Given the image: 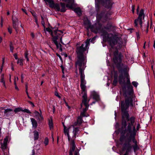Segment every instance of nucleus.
I'll return each mask as SVG.
<instances>
[{"label": "nucleus", "instance_id": "1", "mask_svg": "<svg viewBox=\"0 0 155 155\" xmlns=\"http://www.w3.org/2000/svg\"><path fill=\"white\" fill-rule=\"evenodd\" d=\"M130 105H133L132 101L131 98H127L125 102L121 101L120 103V107L122 112V118L126 119L127 121L130 122L127 123V131L131 134H136V129L134 124L135 122V117L134 116L129 118V115L127 110L128 109Z\"/></svg>", "mask_w": 155, "mask_h": 155}, {"label": "nucleus", "instance_id": "2", "mask_svg": "<svg viewBox=\"0 0 155 155\" xmlns=\"http://www.w3.org/2000/svg\"><path fill=\"white\" fill-rule=\"evenodd\" d=\"M80 133V130L78 127H74L73 129V134L72 139L70 140V148L69 150V155H79V152L78 150H75L76 145L74 142V140L76 136L78 137Z\"/></svg>", "mask_w": 155, "mask_h": 155}, {"label": "nucleus", "instance_id": "3", "mask_svg": "<svg viewBox=\"0 0 155 155\" xmlns=\"http://www.w3.org/2000/svg\"><path fill=\"white\" fill-rule=\"evenodd\" d=\"M123 71L124 76L127 79L126 84L127 85V88L130 90V91L129 93H127L125 97V100L124 102H125L126 99L127 98H129L130 97L131 99L132 100V102L133 98V87L131 84L130 82V78L128 74V72L127 71V69L125 68L123 69Z\"/></svg>", "mask_w": 155, "mask_h": 155}, {"label": "nucleus", "instance_id": "4", "mask_svg": "<svg viewBox=\"0 0 155 155\" xmlns=\"http://www.w3.org/2000/svg\"><path fill=\"white\" fill-rule=\"evenodd\" d=\"M105 38L104 37V39H106L111 48L113 47L117 42L119 38H118L115 37L112 34H108L106 33L105 34Z\"/></svg>", "mask_w": 155, "mask_h": 155}, {"label": "nucleus", "instance_id": "5", "mask_svg": "<svg viewBox=\"0 0 155 155\" xmlns=\"http://www.w3.org/2000/svg\"><path fill=\"white\" fill-rule=\"evenodd\" d=\"M114 57L113 58L114 63L120 65L124 57L121 53H118L117 50H115L114 53Z\"/></svg>", "mask_w": 155, "mask_h": 155}, {"label": "nucleus", "instance_id": "6", "mask_svg": "<svg viewBox=\"0 0 155 155\" xmlns=\"http://www.w3.org/2000/svg\"><path fill=\"white\" fill-rule=\"evenodd\" d=\"M144 11L143 9H141L139 14L138 18L134 21V24L135 26H137L138 24L139 23L140 25L141 29L142 28V19L144 18Z\"/></svg>", "mask_w": 155, "mask_h": 155}, {"label": "nucleus", "instance_id": "7", "mask_svg": "<svg viewBox=\"0 0 155 155\" xmlns=\"http://www.w3.org/2000/svg\"><path fill=\"white\" fill-rule=\"evenodd\" d=\"M12 21L13 27L16 33H18L19 31L18 25L20 21H19L18 18L14 16V15H12Z\"/></svg>", "mask_w": 155, "mask_h": 155}, {"label": "nucleus", "instance_id": "8", "mask_svg": "<svg viewBox=\"0 0 155 155\" xmlns=\"http://www.w3.org/2000/svg\"><path fill=\"white\" fill-rule=\"evenodd\" d=\"M56 10L58 11H60L61 12H64L66 11V6L64 3L61 2L60 4L56 3Z\"/></svg>", "mask_w": 155, "mask_h": 155}, {"label": "nucleus", "instance_id": "9", "mask_svg": "<svg viewBox=\"0 0 155 155\" xmlns=\"http://www.w3.org/2000/svg\"><path fill=\"white\" fill-rule=\"evenodd\" d=\"M130 141L131 140H130L128 142L125 143L123 146L122 150H126V153L129 152L132 148V146L130 143Z\"/></svg>", "mask_w": 155, "mask_h": 155}, {"label": "nucleus", "instance_id": "10", "mask_svg": "<svg viewBox=\"0 0 155 155\" xmlns=\"http://www.w3.org/2000/svg\"><path fill=\"white\" fill-rule=\"evenodd\" d=\"M103 5L106 8H109L112 5L111 0H101Z\"/></svg>", "mask_w": 155, "mask_h": 155}, {"label": "nucleus", "instance_id": "11", "mask_svg": "<svg viewBox=\"0 0 155 155\" xmlns=\"http://www.w3.org/2000/svg\"><path fill=\"white\" fill-rule=\"evenodd\" d=\"M58 39V36L55 35V36L54 37L52 38V40L53 41L54 43L56 45V47L58 49H59L60 51H62V45H61L60 44L58 43L57 41V40Z\"/></svg>", "mask_w": 155, "mask_h": 155}, {"label": "nucleus", "instance_id": "12", "mask_svg": "<svg viewBox=\"0 0 155 155\" xmlns=\"http://www.w3.org/2000/svg\"><path fill=\"white\" fill-rule=\"evenodd\" d=\"M71 127H69L68 128H67L65 126H64V132L65 135H67L68 140L70 141L71 137L69 134V130L71 128Z\"/></svg>", "mask_w": 155, "mask_h": 155}, {"label": "nucleus", "instance_id": "13", "mask_svg": "<svg viewBox=\"0 0 155 155\" xmlns=\"http://www.w3.org/2000/svg\"><path fill=\"white\" fill-rule=\"evenodd\" d=\"M45 2H48L49 4V5L50 7L53 8L55 9H56V4L54 3V1L53 0H44Z\"/></svg>", "mask_w": 155, "mask_h": 155}, {"label": "nucleus", "instance_id": "14", "mask_svg": "<svg viewBox=\"0 0 155 155\" xmlns=\"http://www.w3.org/2000/svg\"><path fill=\"white\" fill-rule=\"evenodd\" d=\"M131 137V139L132 141L134 143V145L133 146V147L134 151L136 150H138L139 149L138 147L137 144V142L135 140L134 136H130V137Z\"/></svg>", "mask_w": 155, "mask_h": 155}, {"label": "nucleus", "instance_id": "15", "mask_svg": "<svg viewBox=\"0 0 155 155\" xmlns=\"http://www.w3.org/2000/svg\"><path fill=\"white\" fill-rule=\"evenodd\" d=\"M119 82L120 84H125V79L122 74L120 75L119 76Z\"/></svg>", "mask_w": 155, "mask_h": 155}, {"label": "nucleus", "instance_id": "16", "mask_svg": "<svg viewBox=\"0 0 155 155\" xmlns=\"http://www.w3.org/2000/svg\"><path fill=\"white\" fill-rule=\"evenodd\" d=\"M91 95L93 97V98L96 101L99 100V96L94 91L91 92Z\"/></svg>", "mask_w": 155, "mask_h": 155}, {"label": "nucleus", "instance_id": "17", "mask_svg": "<svg viewBox=\"0 0 155 155\" xmlns=\"http://www.w3.org/2000/svg\"><path fill=\"white\" fill-rule=\"evenodd\" d=\"M0 82L2 84L3 86L5 88V89H6V87L5 84V80L4 75L3 74H2L1 75Z\"/></svg>", "mask_w": 155, "mask_h": 155}, {"label": "nucleus", "instance_id": "18", "mask_svg": "<svg viewBox=\"0 0 155 155\" xmlns=\"http://www.w3.org/2000/svg\"><path fill=\"white\" fill-rule=\"evenodd\" d=\"M13 112V110L11 109H5L4 111V115L6 116L11 114V112Z\"/></svg>", "mask_w": 155, "mask_h": 155}, {"label": "nucleus", "instance_id": "19", "mask_svg": "<svg viewBox=\"0 0 155 155\" xmlns=\"http://www.w3.org/2000/svg\"><path fill=\"white\" fill-rule=\"evenodd\" d=\"M41 113H39L38 112L36 111H35V114L36 116L38 117L40 120L43 119V117L41 114V111L40 110Z\"/></svg>", "mask_w": 155, "mask_h": 155}, {"label": "nucleus", "instance_id": "20", "mask_svg": "<svg viewBox=\"0 0 155 155\" xmlns=\"http://www.w3.org/2000/svg\"><path fill=\"white\" fill-rule=\"evenodd\" d=\"M31 120L32 123L33 127L36 128L37 126V123L36 121L33 118H31Z\"/></svg>", "mask_w": 155, "mask_h": 155}, {"label": "nucleus", "instance_id": "21", "mask_svg": "<svg viewBox=\"0 0 155 155\" xmlns=\"http://www.w3.org/2000/svg\"><path fill=\"white\" fill-rule=\"evenodd\" d=\"M84 23L85 25L87 26V27H90V22L87 18H84Z\"/></svg>", "mask_w": 155, "mask_h": 155}, {"label": "nucleus", "instance_id": "22", "mask_svg": "<svg viewBox=\"0 0 155 155\" xmlns=\"http://www.w3.org/2000/svg\"><path fill=\"white\" fill-rule=\"evenodd\" d=\"M46 30L49 32V33H51V34L52 36L53 37V38L55 36H54V34L58 36V34H57V33L56 31H55L53 33L52 31V30L49 28H47L46 29Z\"/></svg>", "mask_w": 155, "mask_h": 155}, {"label": "nucleus", "instance_id": "23", "mask_svg": "<svg viewBox=\"0 0 155 155\" xmlns=\"http://www.w3.org/2000/svg\"><path fill=\"white\" fill-rule=\"evenodd\" d=\"M48 124L50 129L51 130L53 128V127L52 120L51 118H50L48 120Z\"/></svg>", "mask_w": 155, "mask_h": 155}, {"label": "nucleus", "instance_id": "24", "mask_svg": "<svg viewBox=\"0 0 155 155\" xmlns=\"http://www.w3.org/2000/svg\"><path fill=\"white\" fill-rule=\"evenodd\" d=\"M34 133V139L35 140H37L39 138V133L37 131H35Z\"/></svg>", "mask_w": 155, "mask_h": 155}, {"label": "nucleus", "instance_id": "25", "mask_svg": "<svg viewBox=\"0 0 155 155\" xmlns=\"http://www.w3.org/2000/svg\"><path fill=\"white\" fill-rule=\"evenodd\" d=\"M74 11L78 15H81V9L79 8H75L74 9Z\"/></svg>", "mask_w": 155, "mask_h": 155}, {"label": "nucleus", "instance_id": "26", "mask_svg": "<svg viewBox=\"0 0 155 155\" xmlns=\"http://www.w3.org/2000/svg\"><path fill=\"white\" fill-rule=\"evenodd\" d=\"M117 83V76L115 75L114 77V80L113 82V84L114 86H116Z\"/></svg>", "mask_w": 155, "mask_h": 155}, {"label": "nucleus", "instance_id": "27", "mask_svg": "<svg viewBox=\"0 0 155 155\" xmlns=\"http://www.w3.org/2000/svg\"><path fill=\"white\" fill-rule=\"evenodd\" d=\"M77 121L78 123V124L81 125L83 121L82 117L81 116H79L77 119Z\"/></svg>", "mask_w": 155, "mask_h": 155}, {"label": "nucleus", "instance_id": "28", "mask_svg": "<svg viewBox=\"0 0 155 155\" xmlns=\"http://www.w3.org/2000/svg\"><path fill=\"white\" fill-rule=\"evenodd\" d=\"M122 119H123V120H122V125L123 127H125L127 125L126 121L124 120L125 119H123L122 118Z\"/></svg>", "mask_w": 155, "mask_h": 155}, {"label": "nucleus", "instance_id": "29", "mask_svg": "<svg viewBox=\"0 0 155 155\" xmlns=\"http://www.w3.org/2000/svg\"><path fill=\"white\" fill-rule=\"evenodd\" d=\"M49 142L48 139V137H45V139L44 141V143L45 145V146H46L48 144Z\"/></svg>", "mask_w": 155, "mask_h": 155}, {"label": "nucleus", "instance_id": "30", "mask_svg": "<svg viewBox=\"0 0 155 155\" xmlns=\"http://www.w3.org/2000/svg\"><path fill=\"white\" fill-rule=\"evenodd\" d=\"M22 109H21V108L18 107L15 108L14 110V111L15 112V113H17L18 112L22 111Z\"/></svg>", "mask_w": 155, "mask_h": 155}, {"label": "nucleus", "instance_id": "31", "mask_svg": "<svg viewBox=\"0 0 155 155\" xmlns=\"http://www.w3.org/2000/svg\"><path fill=\"white\" fill-rule=\"evenodd\" d=\"M14 84L15 85V88L16 90L17 91H18L19 90V89L16 83V78L15 77V78L14 79Z\"/></svg>", "mask_w": 155, "mask_h": 155}, {"label": "nucleus", "instance_id": "32", "mask_svg": "<svg viewBox=\"0 0 155 155\" xmlns=\"http://www.w3.org/2000/svg\"><path fill=\"white\" fill-rule=\"evenodd\" d=\"M10 51L13 53V50L14 49V48L12 44V43H10Z\"/></svg>", "mask_w": 155, "mask_h": 155}, {"label": "nucleus", "instance_id": "33", "mask_svg": "<svg viewBox=\"0 0 155 155\" xmlns=\"http://www.w3.org/2000/svg\"><path fill=\"white\" fill-rule=\"evenodd\" d=\"M7 144L5 143H3V144L2 145V150H5L6 149L7 147Z\"/></svg>", "mask_w": 155, "mask_h": 155}, {"label": "nucleus", "instance_id": "34", "mask_svg": "<svg viewBox=\"0 0 155 155\" xmlns=\"http://www.w3.org/2000/svg\"><path fill=\"white\" fill-rule=\"evenodd\" d=\"M18 64H19L20 65H23V60L22 59H18L17 62Z\"/></svg>", "mask_w": 155, "mask_h": 155}, {"label": "nucleus", "instance_id": "35", "mask_svg": "<svg viewBox=\"0 0 155 155\" xmlns=\"http://www.w3.org/2000/svg\"><path fill=\"white\" fill-rule=\"evenodd\" d=\"M28 51H26L25 53V57L27 60V61H29V59L28 58Z\"/></svg>", "mask_w": 155, "mask_h": 155}, {"label": "nucleus", "instance_id": "36", "mask_svg": "<svg viewBox=\"0 0 155 155\" xmlns=\"http://www.w3.org/2000/svg\"><path fill=\"white\" fill-rule=\"evenodd\" d=\"M78 124V122L77 121L74 123L73 124L71 125L70 126V127H73V128H74V127L76 126Z\"/></svg>", "mask_w": 155, "mask_h": 155}, {"label": "nucleus", "instance_id": "37", "mask_svg": "<svg viewBox=\"0 0 155 155\" xmlns=\"http://www.w3.org/2000/svg\"><path fill=\"white\" fill-rule=\"evenodd\" d=\"M22 111L24 112H26L28 114H30L31 113V112L28 109H25L24 110L22 109Z\"/></svg>", "mask_w": 155, "mask_h": 155}, {"label": "nucleus", "instance_id": "38", "mask_svg": "<svg viewBox=\"0 0 155 155\" xmlns=\"http://www.w3.org/2000/svg\"><path fill=\"white\" fill-rule=\"evenodd\" d=\"M65 6L66 7L68 8H72L73 7V5L72 4L70 5L69 4H66Z\"/></svg>", "mask_w": 155, "mask_h": 155}, {"label": "nucleus", "instance_id": "39", "mask_svg": "<svg viewBox=\"0 0 155 155\" xmlns=\"http://www.w3.org/2000/svg\"><path fill=\"white\" fill-rule=\"evenodd\" d=\"M8 32L10 34H11L12 33V28L11 27L9 26L8 28Z\"/></svg>", "mask_w": 155, "mask_h": 155}, {"label": "nucleus", "instance_id": "40", "mask_svg": "<svg viewBox=\"0 0 155 155\" xmlns=\"http://www.w3.org/2000/svg\"><path fill=\"white\" fill-rule=\"evenodd\" d=\"M133 85L135 87H137L138 84V83L136 81H133L132 82Z\"/></svg>", "mask_w": 155, "mask_h": 155}, {"label": "nucleus", "instance_id": "41", "mask_svg": "<svg viewBox=\"0 0 155 155\" xmlns=\"http://www.w3.org/2000/svg\"><path fill=\"white\" fill-rule=\"evenodd\" d=\"M8 141V137H6L4 139L3 143H5L7 144Z\"/></svg>", "mask_w": 155, "mask_h": 155}, {"label": "nucleus", "instance_id": "42", "mask_svg": "<svg viewBox=\"0 0 155 155\" xmlns=\"http://www.w3.org/2000/svg\"><path fill=\"white\" fill-rule=\"evenodd\" d=\"M55 95L58 98H60L61 97L59 95L58 93L57 92H55Z\"/></svg>", "mask_w": 155, "mask_h": 155}, {"label": "nucleus", "instance_id": "43", "mask_svg": "<svg viewBox=\"0 0 155 155\" xmlns=\"http://www.w3.org/2000/svg\"><path fill=\"white\" fill-rule=\"evenodd\" d=\"M136 35L137 36V39H138L140 38V35L139 34V33L138 32H136Z\"/></svg>", "mask_w": 155, "mask_h": 155}, {"label": "nucleus", "instance_id": "44", "mask_svg": "<svg viewBox=\"0 0 155 155\" xmlns=\"http://www.w3.org/2000/svg\"><path fill=\"white\" fill-rule=\"evenodd\" d=\"M140 128V125L139 124H138L137 127V130H139V129Z\"/></svg>", "mask_w": 155, "mask_h": 155}, {"label": "nucleus", "instance_id": "45", "mask_svg": "<svg viewBox=\"0 0 155 155\" xmlns=\"http://www.w3.org/2000/svg\"><path fill=\"white\" fill-rule=\"evenodd\" d=\"M31 13L32 15L34 17H37L36 15V14L35 12H31Z\"/></svg>", "mask_w": 155, "mask_h": 155}, {"label": "nucleus", "instance_id": "46", "mask_svg": "<svg viewBox=\"0 0 155 155\" xmlns=\"http://www.w3.org/2000/svg\"><path fill=\"white\" fill-rule=\"evenodd\" d=\"M124 136H122L121 137L120 139V140L121 142H122L123 140H124Z\"/></svg>", "mask_w": 155, "mask_h": 155}, {"label": "nucleus", "instance_id": "47", "mask_svg": "<svg viewBox=\"0 0 155 155\" xmlns=\"http://www.w3.org/2000/svg\"><path fill=\"white\" fill-rule=\"evenodd\" d=\"M14 58H15V59H18V57H17V55L16 54H14Z\"/></svg>", "mask_w": 155, "mask_h": 155}, {"label": "nucleus", "instance_id": "48", "mask_svg": "<svg viewBox=\"0 0 155 155\" xmlns=\"http://www.w3.org/2000/svg\"><path fill=\"white\" fill-rule=\"evenodd\" d=\"M148 24L147 23V25L146 26V33H147L148 32Z\"/></svg>", "mask_w": 155, "mask_h": 155}, {"label": "nucleus", "instance_id": "49", "mask_svg": "<svg viewBox=\"0 0 155 155\" xmlns=\"http://www.w3.org/2000/svg\"><path fill=\"white\" fill-rule=\"evenodd\" d=\"M132 11L133 13H134V6H132Z\"/></svg>", "mask_w": 155, "mask_h": 155}, {"label": "nucleus", "instance_id": "50", "mask_svg": "<svg viewBox=\"0 0 155 155\" xmlns=\"http://www.w3.org/2000/svg\"><path fill=\"white\" fill-rule=\"evenodd\" d=\"M21 81L22 82H23V74H21Z\"/></svg>", "mask_w": 155, "mask_h": 155}, {"label": "nucleus", "instance_id": "51", "mask_svg": "<svg viewBox=\"0 0 155 155\" xmlns=\"http://www.w3.org/2000/svg\"><path fill=\"white\" fill-rule=\"evenodd\" d=\"M26 94H27V96H28V97L29 98V99H31V97L29 96V95H28V91H26Z\"/></svg>", "mask_w": 155, "mask_h": 155}, {"label": "nucleus", "instance_id": "52", "mask_svg": "<svg viewBox=\"0 0 155 155\" xmlns=\"http://www.w3.org/2000/svg\"><path fill=\"white\" fill-rule=\"evenodd\" d=\"M35 22L36 23L38 24V19L37 18V17H35Z\"/></svg>", "mask_w": 155, "mask_h": 155}, {"label": "nucleus", "instance_id": "53", "mask_svg": "<svg viewBox=\"0 0 155 155\" xmlns=\"http://www.w3.org/2000/svg\"><path fill=\"white\" fill-rule=\"evenodd\" d=\"M28 102H29V103L31 104V105H32V106L33 107H34V104H33L32 102H31V101H29Z\"/></svg>", "mask_w": 155, "mask_h": 155}, {"label": "nucleus", "instance_id": "54", "mask_svg": "<svg viewBox=\"0 0 155 155\" xmlns=\"http://www.w3.org/2000/svg\"><path fill=\"white\" fill-rule=\"evenodd\" d=\"M3 65H2L1 66V68H0V72H1V73L2 71V69H3Z\"/></svg>", "mask_w": 155, "mask_h": 155}, {"label": "nucleus", "instance_id": "55", "mask_svg": "<svg viewBox=\"0 0 155 155\" xmlns=\"http://www.w3.org/2000/svg\"><path fill=\"white\" fill-rule=\"evenodd\" d=\"M22 10L23 11V12H24L25 13H26V14H27V13L26 12V11L25 10V9H23V8H22Z\"/></svg>", "mask_w": 155, "mask_h": 155}, {"label": "nucleus", "instance_id": "56", "mask_svg": "<svg viewBox=\"0 0 155 155\" xmlns=\"http://www.w3.org/2000/svg\"><path fill=\"white\" fill-rule=\"evenodd\" d=\"M139 6H137V13L139 12Z\"/></svg>", "mask_w": 155, "mask_h": 155}, {"label": "nucleus", "instance_id": "57", "mask_svg": "<svg viewBox=\"0 0 155 155\" xmlns=\"http://www.w3.org/2000/svg\"><path fill=\"white\" fill-rule=\"evenodd\" d=\"M25 87H26V91H28V86L27 85H26L25 86Z\"/></svg>", "mask_w": 155, "mask_h": 155}, {"label": "nucleus", "instance_id": "58", "mask_svg": "<svg viewBox=\"0 0 155 155\" xmlns=\"http://www.w3.org/2000/svg\"><path fill=\"white\" fill-rule=\"evenodd\" d=\"M11 68H12V71H14V67H13V65L12 64V65H11Z\"/></svg>", "mask_w": 155, "mask_h": 155}, {"label": "nucleus", "instance_id": "59", "mask_svg": "<svg viewBox=\"0 0 155 155\" xmlns=\"http://www.w3.org/2000/svg\"><path fill=\"white\" fill-rule=\"evenodd\" d=\"M1 26H2V25H3V20H2H2H1Z\"/></svg>", "mask_w": 155, "mask_h": 155}, {"label": "nucleus", "instance_id": "60", "mask_svg": "<svg viewBox=\"0 0 155 155\" xmlns=\"http://www.w3.org/2000/svg\"><path fill=\"white\" fill-rule=\"evenodd\" d=\"M4 62H5V59L4 58H3L2 59V65H3V64L4 63Z\"/></svg>", "mask_w": 155, "mask_h": 155}, {"label": "nucleus", "instance_id": "61", "mask_svg": "<svg viewBox=\"0 0 155 155\" xmlns=\"http://www.w3.org/2000/svg\"><path fill=\"white\" fill-rule=\"evenodd\" d=\"M15 77L16 78V81H17L18 80V77H15Z\"/></svg>", "mask_w": 155, "mask_h": 155}, {"label": "nucleus", "instance_id": "62", "mask_svg": "<svg viewBox=\"0 0 155 155\" xmlns=\"http://www.w3.org/2000/svg\"><path fill=\"white\" fill-rule=\"evenodd\" d=\"M2 38L1 37H0V43H1L2 41Z\"/></svg>", "mask_w": 155, "mask_h": 155}, {"label": "nucleus", "instance_id": "63", "mask_svg": "<svg viewBox=\"0 0 155 155\" xmlns=\"http://www.w3.org/2000/svg\"><path fill=\"white\" fill-rule=\"evenodd\" d=\"M9 81L11 82V75H9Z\"/></svg>", "mask_w": 155, "mask_h": 155}, {"label": "nucleus", "instance_id": "64", "mask_svg": "<svg viewBox=\"0 0 155 155\" xmlns=\"http://www.w3.org/2000/svg\"><path fill=\"white\" fill-rule=\"evenodd\" d=\"M41 23H42V24L43 25H44L45 23H44V21H41Z\"/></svg>", "mask_w": 155, "mask_h": 155}]
</instances>
